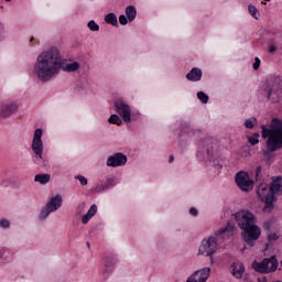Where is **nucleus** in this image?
<instances>
[{
    "label": "nucleus",
    "instance_id": "0eeeda50",
    "mask_svg": "<svg viewBox=\"0 0 282 282\" xmlns=\"http://www.w3.org/2000/svg\"><path fill=\"white\" fill-rule=\"evenodd\" d=\"M63 206V196L61 194L55 195L50 199L45 207L40 213V219H47L51 213H56L58 208Z\"/></svg>",
    "mask_w": 282,
    "mask_h": 282
},
{
    "label": "nucleus",
    "instance_id": "9d476101",
    "mask_svg": "<svg viewBox=\"0 0 282 282\" xmlns=\"http://www.w3.org/2000/svg\"><path fill=\"white\" fill-rule=\"evenodd\" d=\"M115 110L122 117L123 122H131V107L122 99L115 100Z\"/></svg>",
    "mask_w": 282,
    "mask_h": 282
},
{
    "label": "nucleus",
    "instance_id": "393cba45",
    "mask_svg": "<svg viewBox=\"0 0 282 282\" xmlns=\"http://www.w3.org/2000/svg\"><path fill=\"white\" fill-rule=\"evenodd\" d=\"M96 213H98V206L96 205H91L89 210L87 212V214L90 216V217H94L96 215Z\"/></svg>",
    "mask_w": 282,
    "mask_h": 282
},
{
    "label": "nucleus",
    "instance_id": "20e7f679",
    "mask_svg": "<svg viewBox=\"0 0 282 282\" xmlns=\"http://www.w3.org/2000/svg\"><path fill=\"white\" fill-rule=\"evenodd\" d=\"M262 138H268L267 151L274 153L282 149V121L272 119L270 128L262 126Z\"/></svg>",
    "mask_w": 282,
    "mask_h": 282
},
{
    "label": "nucleus",
    "instance_id": "1a4fd4ad",
    "mask_svg": "<svg viewBox=\"0 0 282 282\" xmlns=\"http://www.w3.org/2000/svg\"><path fill=\"white\" fill-rule=\"evenodd\" d=\"M43 130L37 128L34 131L31 149L37 160H43Z\"/></svg>",
    "mask_w": 282,
    "mask_h": 282
},
{
    "label": "nucleus",
    "instance_id": "f257e3e1",
    "mask_svg": "<svg viewBox=\"0 0 282 282\" xmlns=\"http://www.w3.org/2000/svg\"><path fill=\"white\" fill-rule=\"evenodd\" d=\"M62 72L74 73L80 69V63L67 62L63 58L56 47L42 52L34 64V72L42 83L52 80L53 76H58Z\"/></svg>",
    "mask_w": 282,
    "mask_h": 282
},
{
    "label": "nucleus",
    "instance_id": "9b49d317",
    "mask_svg": "<svg viewBox=\"0 0 282 282\" xmlns=\"http://www.w3.org/2000/svg\"><path fill=\"white\" fill-rule=\"evenodd\" d=\"M127 164V155L123 153H115L107 159V166H112L113 169L118 166H124Z\"/></svg>",
    "mask_w": 282,
    "mask_h": 282
},
{
    "label": "nucleus",
    "instance_id": "c03bdc74",
    "mask_svg": "<svg viewBox=\"0 0 282 282\" xmlns=\"http://www.w3.org/2000/svg\"><path fill=\"white\" fill-rule=\"evenodd\" d=\"M264 1H270V0H264Z\"/></svg>",
    "mask_w": 282,
    "mask_h": 282
},
{
    "label": "nucleus",
    "instance_id": "6e6552de",
    "mask_svg": "<svg viewBox=\"0 0 282 282\" xmlns=\"http://www.w3.org/2000/svg\"><path fill=\"white\" fill-rule=\"evenodd\" d=\"M236 184L240 191H252L254 187V181L250 178V175L247 172L240 171L235 176Z\"/></svg>",
    "mask_w": 282,
    "mask_h": 282
},
{
    "label": "nucleus",
    "instance_id": "c9c22d12",
    "mask_svg": "<svg viewBox=\"0 0 282 282\" xmlns=\"http://www.w3.org/2000/svg\"><path fill=\"white\" fill-rule=\"evenodd\" d=\"M258 282H268V278L263 276V278H259Z\"/></svg>",
    "mask_w": 282,
    "mask_h": 282
},
{
    "label": "nucleus",
    "instance_id": "412c9836",
    "mask_svg": "<svg viewBox=\"0 0 282 282\" xmlns=\"http://www.w3.org/2000/svg\"><path fill=\"white\" fill-rule=\"evenodd\" d=\"M254 124H257V119L256 118H250V119H247L245 121L246 129H253Z\"/></svg>",
    "mask_w": 282,
    "mask_h": 282
},
{
    "label": "nucleus",
    "instance_id": "4c0bfd02",
    "mask_svg": "<svg viewBox=\"0 0 282 282\" xmlns=\"http://www.w3.org/2000/svg\"><path fill=\"white\" fill-rule=\"evenodd\" d=\"M30 43H31V45H35L36 44V42H34V37H31Z\"/></svg>",
    "mask_w": 282,
    "mask_h": 282
},
{
    "label": "nucleus",
    "instance_id": "473e14b6",
    "mask_svg": "<svg viewBox=\"0 0 282 282\" xmlns=\"http://www.w3.org/2000/svg\"><path fill=\"white\" fill-rule=\"evenodd\" d=\"M197 214H198L197 208L195 207L189 208V215H192V217H197Z\"/></svg>",
    "mask_w": 282,
    "mask_h": 282
},
{
    "label": "nucleus",
    "instance_id": "5701e85b",
    "mask_svg": "<svg viewBox=\"0 0 282 282\" xmlns=\"http://www.w3.org/2000/svg\"><path fill=\"white\" fill-rule=\"evenodd\" d=\"M248 142L254 147L256 144H259V133H254V135L248 137Z\"/></svg>",
    "mask_w": 282,
    "mask_h": 282
},
{
    "label": "nucleus",
    "instance_id": "f03ea898",
    "mask_svg": "<svg viewBox=\"0 0 282 282\" xmlns=\"http://www.w3.org/2000/svg\"><path fill=\"white\" fill-rule=\"evenodd\" d=\"M234 230L235 226L228 223L226 227L219 229L213 236L203 239L198 248V253L202 254V257H209L213 265L215 263V259H213V257L217 250H219L221 243H224L226 239H230V237H232Z\"/></svg>",
    "mask_w": 282,
    "mask_h": 282
},
{
    "label": "nucleus",
    "instance_id": "a878e982",
    "mask_svg": "<svg viewBox=\"0 0 282 282\" xmlns=\"http://www.w3.org/2000/svg\"><path fill=\"white\" fill-rule=\"evenodd\" d=\"M119 23H120V25H127L129 23V18L124 14H121L119 17Z\"/></svg>",
    "mask_w": 282,
    "mask_h": 282
},
{
    "label": "nucleus",
    "instance_id": "a211bd4d",
    "mask_svg": "<svg viewBox=\"0 0 282 282\" xmlns=\"http://www.w3.org/2000/svg\"><path fill=\"white\" fill-rule=\"evenodd\" d=\"M105 22L108 23V25H112L113 28H118V17H116V13H108L105 17Z\"/></svg>",
    "mask_w": 282,
    "mask_h": 282
},
{
    "label": "nucleus",
    "instance_id": "bb28decb",
    "mask_svg": "<svg viewBox=\"0 0 282 282\" xmlns=\"http://www.w3.org/2000/svg\"><path fill=\"white\" fill-rule=\"evenodd\" d=\"M75 180H78L82 184V186H87V177L83 176V175H77L75 177Z\"/></svg>",
    "mask_w": 282,
    "mask_h": 282
},
{
    "label": "nucleus",
    "instance_id": "dca6fc26",
    "mask_svg": "<svg viewBox=\"0 0 282 282\" xmlns=\"http://www.w3.org/2000/svg\"><path fill=\"white\" fill-rule=\"evenodd\" d=\"M115 265L116 258H108L105 264L104 274H110V272H113Z\"/></svg>",
    "mask_w": 282,
    "mask_h": 282
},
{
    "label": "nucleus",
    "instance_id": "423d86ee",
    "mask_svg": "<svg viewBox=\"0 0 282 282\" xmlns=\"http://www.w3.org/2000/svg\"><path fill=\"white\" fill-rule=\"evenodd\" d=\"M251 267L260 274H270V272H276L279 260L276 256H272L271 258H264L261 262L253 261Z\"/></svg>",
    "mask_w": 282,
    "mask_h": 282
},
{
    "label": "nucleus",
    "instance_id": "cd10ccee",
    "mask_svg": "<svg viewBox=\"0 0 282 282\" xmlns=\"http://www.w3.org/2000/svg\"><path fill=\"white\" fill-rule=\"evenodd\" d=\"M0 228H10V220L8 219H0Z\"/></svg>",
    "mask_w": 282,
    "mask_h": 282
},
{
    "label": "nucleus",
    "instance_id": "c85d7f7f",
    "mask_svg": "<svg viewBox=\"0 0 282 282\" xmlns=\"http://www.w3.org/2000/svg\"><path fill=\"white\" fill-rule=\"evenodd\" d=\"M249 12L253 17V19H257V8L254 6H249Z\"/></svg>",
    "mask_w": 282,
    "mask_h": 282
},
{
    "label": "nucleus",
    "instance_id": "2eb2a0df",
    "mask_svg": "<svg viewBox=\"0 0 282 282\" xmlns=\"http://www.w3.org/2000/svg\"><path fill=\"white\" fill-rule=\"evenodd\" d=\"M113 186H116V180L107 178L104 184H101L99 187L96 188V191L97 192L108 191V188H113Z\"/></svg>",
    "mask_w": 282,
    "mask_h": 282
},
{
    "label": "nucleus",
    "instance_id": "2f4dec72",
    "mask_svg": "<svg viewBox=\"0 0 282 282\" xmlns=\"http://www.w3.org/2000/svg\"><path fill=\"white\" fill-rule=\"evenodd\" d=\"M89 219H91V217L86 214L82 217V224L86 225V224H89Z\"/></svg>",
    "mask_w": 282,
    "mask_h": 282
},
{
    "label": "nucleus",
    "instance_id": "7c9ffc66",
    "mask_svg": "<svg viewBox=\"0 0 282 282\" xmlns=\"http://www.w3.org/2000/svg\"><path fill=\"white\" fill-rule=\"evenodd\" d=\"M267 98L269 100H272L273 102H276V98L272 97V88H270L268 91H267Z\"/></svg>",
    "mask_w": 282,
    "mask_h": 282
},
{
    "label": "nucleus",
    "instance_id": "f8f14e48",
    "mask_svg": "<svg viewBox=\"0 0 282 282\" xmlns=\"http://www.w3.org/2000/svg\"><path fill=\"white\" fill-rule=\"evenodd\" d=\"M17 109H19V108L17 107V104H14V102L3 104L1 106V117L2 118L10 117V116H12V113H17Z\"/></svg>",
    "mask_w": 282,
    "mask_h": 282
},
{
    "label": "nucleus",
    "instance_id": "e433bc0d",
    "mask_svg": "<svg viewBox=\"0 0 282 282\" xmlns=\"http://www.w3.org/2000/svg\"><path fill=\"white\" fill-rule=\"evenodd\" d=\"M3 30H4L3 24L0 23V36H1V34H3Z\"/></svg>",
    "mask_w": 282,
    "mask_h": 282
},
{
    "label": "nucleus",
    "instance_id": "39448f33",
    "mask_svg": "<svg viewBox=\"0 0 282 282\" xmlns=\"http://www.w3.org/2000/svg\"><path fill=\"white\" fill-rule=\"evenodd\" d=\"M258 195L264 200V213H271L274 208V202L276 200V196L274 195H282V184H281V176H276L273 178L271 186L268 188L267 185H261L258 188Z\"/></svg>",
    "mask_w": 282,
    "mask_h": 282
},
{
    "label": "nucleus",
    "instance_id": "4468645a",
    "mask_svg": "<svg viewBox=\"0 0 282 282\" xmlns=\"http://www.w3.org/2000/svg\"><path fill=\"white\" fill-rule=\"evenodd\" d=\"M187 80H192V83H197L202 80V69L193 68L187 75Z\"/></svg>",
    "mask_w": 282,
    "mask_h": 282
},
{
    "label": "nucleus",
    "instance_id": "7ed1b4c3",
    "mask_svg": "<svg viewBox=\"0 0 282 282\" xmlns=\"http://www.w3.org/2000/svg\"><path fill=\"white\" fill-rule=\"evenodd\" d=\"M254 214L248 210H240L235 214L236 224L242 230V239L247 246L253 248L256 241L261 237V228L254 225Z\"/></svg>",
    "mask_w": 282,
    "mask_h": 282
},
{
    "label": "nucleus",
    "instance_id": "b1692460",
    "mask_svg": "<svg viewBox=\"0 0 282 282\" xmlns=\"http://www.w3.org/2000/svg\"><path fill=\"white\" fill-rule=\"evenodd\" d=\"M197 98H198V100H200V102H203L204 105H206V102H208V95H206L204 91H198V93H197Z\"/></svg>",
    "mask_w": 282,
    "mask_h": 282
},
{
    "label": "nucleus",
    "instance_id": "c756f323",
    "mask_svg": "<svg viewBox=\"0 0 282 282\" xmlns=\"http://www.w3.org/2000/svg\"><path fill=\"white\" fill-rule=\"evenodd\" d=\"M259 67H261V59L259 57H256L253 63V69L257 70L259 69Z\"/></svg>",
    "mask_w": 282,
    "mask_h": 282
},
{
    "label": "nucleus",
    "instance_id": "ddd939ff",
    "mask_svg": "<svg viewBox=\"0 0 282 282\" xmlns=\"http://www.w3.org/2000/svg\"><path fill=\"white\" fill-rule=\"evenodd\" d=\"M243 272H246L243 262H234L231 264V273L235 279H243Z\"/></svg>",
    "mask_w": 282,
    "mask_h": 282
},
{
    "label": "nucleus",
    "instance_id": "6ab92c4d",
    "mask_svg": "<svg viewBox=\"0 0 282 282\" xmlns=\"http://www.w3.org/2000/svg\"><path fill=\"white\" fill-rule=\"evenodd\" d=\"M35 182H39L40 184H47L51 180L50 174H36L34 177Z\"/></svg>",
    "mask_w": 282,
    "mask_h": 282
},
{
    "label": "nucleus",
    "instance_id": "aec40b11",
    "mask_svg": "<svg viewBox=\"0 0 282 282\" xmlns=\"http://www.w3.org/2000/svg\"><path fill=\"white\" fill-rule=\"evenodd\" d=\"M108 122L110 124H117L118 127H120V124H122V119H120L118 115H111L108 119Z\"/></svg>",
    "mask_w": 282,
    "mask_h": 282
},
{
    "label": "nucleus",
    "instance_id": "72a5a7b5",
    "mask_svg": "<svg viewBox=\"0 0 282 282\" xmlns=\"http://www.w3.org/2000/svg\"><path fill=\"white\" fill-rule=\"evenodd\" d=\"M274 52H276V46L270 45L269 46V54H274Z\"/></svg>",
    "mask_w": 282,
    "mask_h": 282
},
{
    "label": "nucleus",
    "instance_id": "37998d69",
    "mask_svg": "<svg viewBox=\"0 0 282 282\" xmlns=\"http://www.w3.org/2000/svg\"><path fill=\"white\" fill-rule=\"evenodd\" d=\"M87 246H88V248H89V242H87Z\"/></svg>",
    "mask_w": 282,
    "mask_h": 282
},
{
    "label": "nucleus",
    "instance_id": "f3484780",
    "mask_svg": "<svg viewBox=\"0 0 282 282\" xmlns=\"http://www.w3.org/2000/svg\"><path fill=\"white\" fill-rule=\"evenodd\" d=\"M137 14L138 11L135 10V7L129 6L126 8V17L128 18V21H135Z\"/></svg>",
    "mask_w": 282,
    "mask_h": 282
},
{
    "label": "nucleus",
    "instance_id": "79ce46f5",
    "mask_svg": "<svg viewBox=\"0 0 282 282\" xmlns=\"http://www.w3.org/2000/svg\"><path fill=\"white\" fill-rule=\"evenodd\" d=\"M6 1L10 2V1H12V0H6Z\"/></svg>",
    "mask_w": 282,
    "mask_h": 282
},
{
    "label": "nucleus",
    "instance_id": "4be33fe9",
    "mask_svg": "<svg viewBox=\"0 0 282 282\" xmlns=\"http://www.w3.org/2000/svg\"><path fill=\"white\" fill-rule=\"evenodd\" d=\"M88 28L91 32H98V30H100V25H98V23H96L94 20L88 22Z\"/></svg>",
    "mask_w": 282,
    "mask_h": 282
},
{
    "label": "nucleus",
    "instance_id": "58836bf2",
    "mask_svg": "<svg viewBox=\"0 0 282 282\" xmlns=\"http://www.w3.org/2000/svg\"><path fill=\"white\" fill-rule=\"evenodd\" d=\"M174 160H175V158H174L173 155H171V156H170V160H169L170 164H171Z\"/></svg>",
    "mask_w": 282,
    "mask_h": 282
},
{
    "label": "nucleus",
    "instance_id": "f704fd0d",
    "mask_svg": "<svg viewBox=\"0 0 282 282\" xmlns=\"http://www.w3.org/2000/svg\"><path fill=\"white\" fill-rule=\"evenodd\" d=\"M261 173V166H258L257 169H256V175H257V177H259V174Z\"/></svg>",
    "mask_w": 282,
    "mask_h": 282
},
{
    "label": "nucleus",
    "instance_id": "a19ab883",
    "mask_svg": "<svg viewBox=\"0 0 282 282\" xmlns=\"http://www.w3.org/2000/svg\"><path fill=\"white\" fill-rule=\"evenodd\" d=\"M208 155H210V150H207Z\"/></svg>",
    "mask_w": 282,
    "mask_h": 282
},
{
    "label": "nucleus",
    "instance_id": "ea45409f",
    "mask_svg": "<svg viewBox=\"0 0 282 282\" xmlns=\"http://www.w3.org/2000/svg\"><path fill=\"white\" fill-rule=\"evenodd\" d=\"M215 169H221V164H215Z\"/></svg>",
    "mask_w": 282,
    "mask_h": 282
}]
</instances>
